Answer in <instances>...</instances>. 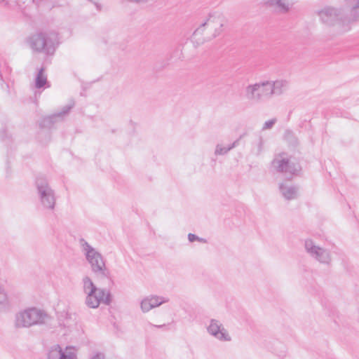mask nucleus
<instances>
[{
  "instance_id": "obj_20",
  "label": "nucleus",
  "mask_w": 359,
  "mask_h": 359,
  "mask_svg": "<svg viewBox=\"0 0 359 359\" xmlns=\"http://www.w3.org/2000/svg\"><path fill=\"white\" fill-rule=\"evenodd\" d=\"M149 302H151V306L152 308H156V307H158L159 306H161V304H163V303H166L168 302V299L163 297H160V296H157V295H150V296H148L147 297Z\"/></svg>"
},
{
  "instance_id": "obj_12",
  "label": "nucleus",
  "mask_w": 359,
  "mask_h": 359,
  "mask_svg": "<svg viewBox=\"0 0 359 359\" xmlns=\"http://www.w3.org/2000/svg\"><path fill=\"white\" fill-rule=\"evenodd\" d=\"M224 19L222 13L219 12H215L212 13H210L208 19L201 24L200 27L196 29L195 32H194V36H196L199 34H201L203 30V27L206 25H210V24H217L219 25L218 28H215V32L213 34V36L216 37L218 36L222 31V27L224 26Z\"/></svg>"
},
{
  "instance_id": "obj_8",
  "label": "nucleus",
  "mask_w": 359,
  "mask_h": 359,
  "mask_svg": "<svg viewBox=\"0 0 359 359\" xmlns=\"http://www.w3.org/2000/svg\"><path fill=\"white\" fill-rule=\"evenodd\" d=\"M304 248L308 254L319 262L325 264H330L331 255L328 250L316 245L311 239H307L304 243Z\"/></svg>"
},
{
  "instance_id": "obj_28",
  "label": "nucleus",
  "mask_w": 359,
  "mask_h": 359,
  "mask_svg": "<svg viewBox=\"0 0 359 359\" xmlns=\"http://www.w3.org/2000/svg\"><path fill=\"white\" fill-rule=\"evenodd\" d=\"M264 141L262 137L259 138V142L258 145V153H260L262 151Z\"/></svg>"
},
{
  "instance_id": "obj_32",
  "label": "nucleus",
  "mask_w": 359,
  "mask_h": 359,
  "mask_svg": "<svg viewBox=\"0 0 359 359\" xmlns=\"http://www.w3.org/2000/svg\"><path fill=\"white\" fill-rule=\"evenodd\" d=\"M4 1V0H0V3H1V2H3Z\"/></svg>"
},
{
  "instance_id": "obj_7",
  "label": "nucleus",
  "mask_w": 359,
  "mask_h": 359,
  "mask_svg": "<svg viewBox=\"0 0 359 359\" xmlns=\"http://www.w3.org/2000/svg\"><path fill=\"white\" fill-rule=\"evenodd\" d=\"M269 81H262L248 85L245 88V97L248 100L259 102L263 98L271 97Z\"/></svg>"
},
{
  "instance_id": "obj_1",
  "label": "nucleus",
  "mask_w": 359,
  "mask_h": 359,
  "mask_svg": "<svg viewBox=\"0 0 359 359\" xmlns=\"http://www.w3.org/2000/svg\"><path fill=\"white\" fill-rule=\"evenodd\" d=\"M57 34L55 32H38L32 34L27 39L31 49L36 53L53 55L57 43Z\"/></svg>"
},
{
  "instance_id": "obj_21",
  "label": "nucleus",
  "mask_w": 359,
  "mask_h": 359,
  "mask_svg": "<svg viewBox=\"0 0 359 359\" xmlns=\"http://www.w3.org/2000/svg\"><path fill=\"white\" fill-rule=\"evenodd\" d=\"M80 246L84 252L86 257H89V255L93 253L96 250L93 248L84 238H81L79 240Z\"/></svg>"
},
{
  "instance_id": "obj_31",
  "label": "nucleus",
  "mask_w": 359,
  "mask_h": 359,
  "mask_svg": "<svg viewBox=\"0 0 359 359\" xmlns=\"http://www.w3.org/2000/svg\"><path fill=\"white\" fill-rule=\"evenodd\" d=\"M88 1L94 3L95 5L96 6V8H97V10L100 11L101 9V6L99 4H97V2H95V0H88Z\"/></svg>"
},
{
  "instance_id": "obj_5",
  "label": "nucleus",
  "mask_w": 359,
  "mask_h": 359,
  "mask_svg": "<svg viewBox=\"0 0 359 359\" xmlns=\"http://www.w3.org/2000/svg\"><path fill=\"white\" fill-rule=\"evenodd\" d=\"M36 193L43 208L48 211H54L56 205L55 192L50 186L48 180L43 177H38L35 181Z\"/></svg>"
},
{
  "instance_id": "obj_4",
  "label": "nucleus",
  "mask_w": 359,
  "mask_h": 359,
  "mask_svg": "<svg viewBox=\"0 0 359 359\" xmlns=\"http://www.w3.org/2000/svg\"><path fill=\"white\" fill-rule=\"evenodd\" d=\"M51 317L44 311L36 308L26 309L16 315L17 327H29L35 325H45L50 322Z\"/></svg>"
},
{
  "instance_id": "obj_30",
  "label": "nucleus",
  "mask_w": 359,
  "mask_h": 359,
  "mask_svg": "<svg viewBox=\"0 0 359 359\" xmlns=\"http://www.w3.org/2000/svg\"><path fill=\"white\" fill-rule=\"evenodd\" d=\"M91 359H104V355L101 353H97L94 355Z\"/></svg>"
},
{
  "instance_id": "obj_25",
  "label": "nucleus",
  "mask_w": 359,
  "mask_h": 359,
  "mask_svg": "<svg viewBox=\"0 0 359 359\" xmlns=\"http://www.w3.org/2000/svg\"><path fill=\"white\" fill-rule=\"evenodd\" d=\"M276 122L277 119L276 118L266 121L262 126V130L271 129Z\"/></svg>"
},
{
  "instance_id": "obj_14",
  "label": "nucleus",
  "mask_w": 359,
  "mask_h": 359,
  "mask_svg": "<svg viewBox=\"0 0 359 359\" xmlns=\"http://www.w3.org/2000/svg\"><path fill=\"white\" fill-rule=\"evenodd\" d=\"M289 88V82L287 80L279 79L274 81H269V90L271 97L273 95H280Z\"/></svg>"
},
{
  "instance_id": "obj_15",
  "label": "nucleus",
  "mask_w": 359,
  "mask_h": 359,
  "mask_svg": "<svg viewBox=\"0 0 359 359\" xmlns=\"http://www.w3.org/2000/svg\"><path fill=\"white\" fill-rule=\"evenodd\" d=\"M279 190L285 200H294L297 197L298 188L295 186L282 182L279 184Z\"/></svg>"
},
{
  "instance_id": "obj_3",
  "label": "nucleus",
  "mask_w": 359,
  "mask_h": 359,
  "mask_svg": "<svg viewBox=\"0 0 359 359\" xmlns=\"http://www.w3.org/2000/svg\"><path fill=\"white\" fill-rule=\"evenodd\" d=\"M321 20L329 26H338L340 32L350 29V20L343 8L326 7L319 12Z\"/></svg>"
},
{
  "instance_id": "obj_18",
  "label": "nucleus",
  "mask_w": 359,
  "mask_h": 359,
  "mask_svg": "<svg viewBox=\"0 0 359 359\" xmlns=\"http://www.w3.org/2000/svg\"><path fill=\"white\" fill-rule=\"evenodd\" d=\"M284 139L287 142L290 147L296 148L299 144V138L294 133L290 130H286L284 133Z\"/></svg>"
},
{
  "instance_id": "obj_11",
  "label": "nucleus",
  "mask_w": 359,
  "mask_h": 359,
  "mask_svg": "<svg viewBox=\"0 0 359 359\" xmlns=\"http://www.w3.org/2000/svg\"><path fill=\"white\" fill-rule=\"evenodd\" d=\"M208 332L221 341H230L231 337L223 325L216 319H211L207 327Z\"/></svg>"
},
{
  "instance_id": "obj_23",
  "label": "nucleus",
  "mask_w": 359,
  "mask_h": 359,
  "mask_svg": "<svg viewBox=\"0 0 359 359\" xmlns=\"http://www.w3.org/2000/svg\"><path fill=\"white\" fill-rule=\"evenodd\" d=\"M140 308L143 313H147L153 309L151 306V302H149L147 297L144 298L141 301Z\"/></svg>"
},
{
  "instance_id": "obj_17",
  "label": "nucleus",
  "mask_w": 359,
  "mask_h": 359,
  "mask_svg": "<svg viewBox=\"0 0 359 359\" xmlns=\"http://www.w3.org/2000/svg\"><path fill=\"white\" fill-rule=\"evenodd\" d=\"M242 135H241L240 137L235 140L233 143L227 146H223L221 144H217L215 147V154L216 156L226 154L230 150L233 149V148L236 147L238 145L239 141Z\"/></svg>"
},
{
  "instance_id": "obj_26",
  "label": "nucleus",
  "mask_w": 359,
  "mask_h": 359,
  "mask_svg": "<svg viewBox=\"0 0 359 359\" xmlns=\"http://www.w3.org/2000/svg\"><path fill=\"white\" fill-rule=\"evenodd\" d=\"M188 239H189V241L191 243L194 242V241H199V242L205 243L207 242L205 238H200L198 236H196V234H194L191 233H189L188 234Z\"/></svg>"
},
{
  "instance_id": "obj_19",
  "label": "nucleus",
  "mask_w": 359,
  "mask_h": 359,
  "mask_svg": "<svg viewBox=\"0 0 359 359\" xmlns=\"http://www.w3.org/2000/svg\"><path fill=\"white\" fill-rule=\"evenodd\" d=\"M44 68L41 67L36 74L35 79V86L36 88H43L48 83L47 78L44 74Z\"/></svg>"
},
{
  "instance_id": "obj_22",
  "label": "nucleus",
  "mask_w": 359,
  "mask_h": 359,
  "mask_svg": "<svg viewBox=\"0 0 359 359\" xmlns=\"http://www.w3.org/2000/svg\"><path fill=\"white\" fill-rule=\"evenodd\" d=\"M9 305L8 298L3 287L0 285V311L6 310Z\"/></svg>"
},
{
  "instance_id": "obj_9",
  "label": "nucleus",
  "mask_w": 359,
  "mask_h": 359,
  "mask_svg": "<svg viewBox=\"0 0 359 359\" xmlns=\"http://www.w3.org/2000/svg\"><path fill=\"white\" fill-rule=\"evenodd\" d=\"M86 258L90 264L93 273L103 278L109 276V271L106 267L103 257L99 252L96 250Z\"/></svg>"
},
{
  "instance_id": "obj_2",
  "label": "nucleus",
  "mask_w": 359,
  "mask_h": 359,
  "mask_svg": "<svg viewBox=\"0 0 359 359\" xmlns=\"http://www.w3.org/2000/svg\"><path fill=\"white\" fill-rule=\"evenodd\" d=\"M83 290L86 294V304L88 307L97 308L101 302L106 305L110 304L111 297L109 292L97 288L88 276L83 278Z\"/></svg>"
},
{
  "instance_id": "obj_24",
  "label": "nucleus",
  "mask_w": 359,
  "mask_h": 359,
  "mask_svg": "<svg viewBox=\"0 0 359 359\" xmlns=\"http://www.w3.org/2000/svg\"><path fill=\"white\" fill-rule=\"evenodd\" d=\"M351 16L354 21L359 20V0H357L355 5L351 10Z\"/></svg>"
},
{
  "instance_id": "obj_6",
  "label": "nucleus",
  "mask_w": 359,
  "mask_h": 359,
  "mask_svg": "<svg viewBox=\"0 0 359 359\" xmlns=\"http://www.w3.org/2000/svg\"><path fill=\"white\" fill-rule=\"evenodd\" d=\"M271 167L277 172L289 175L290 178L297 175L301 169L299 164L291 162L288 154L285 152L275 155L271 161Z\"/></svg>"
},
{
  "instance_id": "obj_29",
  "label": "nucleus",
  "mask_w": 359,
  "mask_h": 359,
  "mask_svg": "<svg viewBox=\"0 0 359 359\" xmlns=\"http://www.w3.org/2000/svg\"><path fill=\"white\" fill-rule=\"evenodd\" d=\"M128 1H130V2L140 4V3H147L149 0H128Z\"/></svg>"
},
{
  "instance_id": "obj_10",
  "label": "nucleus",
  "mask_w": 359,
  "mask_h": 359,
  "mask_svg": "<svg viewBox=\"0 0 359 359\" xmlns=\"http://www.w3.org/2000/svg\"><path fill=\"white\" fill-rule=\"evenodd\" d=\"M74 105V103L72 102V104L64 106L60 111L44 117L39 123L40 128H50L55 123L62 121L64 117L68 114Z\"/></svg>"
},
{
  "instance_id": "obj_16",
  "label": "nucleus",
  "mask_w": 359,
  "mask_h": 359,
  "mask_svg": "<svg viewBox=\"0 0 359 359\" xmlns=\"http://www.w3.org/2000/svg\"><path fill=\"white\" fill-rule=\"evenodd\" d=\"M264 4L280 12H287L290 8L287 0H266Z\"/></svg>"
},
{
  "instance_id": "obj_27",
  "label": "nucleus",
  "mask_w": 359,
  "mask_h": 359,
  "mask_svg": "<svg viewBox=\"0 0 359 359\" xmlns=\"http://www.w3.org/2000/svg\"><path fill=\"white\" fill-rule=\"evenodd\" d=\"M150 325L151 327H156V328H163V329H166L168 330V325H165V324H163V325H153L151 323H150Z\"/></svg>"
},
{
  "instance_id": "obj_13",
  "label": "nucleus",
  "mask_w": 359,
  "mask_h": 359,
  "mask_svg": "<svg viewBox=\"0 0 359 359\" xmlns=\"http://www.w3.org/2000/svg\"><path fill=\"white\" fill-rule=\"evenodd\" d=\"M76 353L74 348L67 346L63 350L58 344L51 346L47 353V359H74Z\"/></svg>"
}]
</instances>
